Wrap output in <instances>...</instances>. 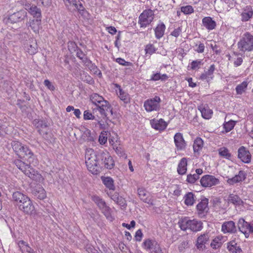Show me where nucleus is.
<instances>
[{"instance_id": "obj_18", "label": "nucleus", "mask_w": 253, "mask_h": 253, "mask_svg": "<svg viewBox=\"0 0 253 253\" xmlns=\"http://www.w3.org/2000/svg\"><path fill=\"white\" fill-rule=\"evenodd\" d=\"M237 231L235 223L233 221H225L221 226V231L224 233H234Z\"/></svg>"}, {"instance_id": "obj_6", "label": "nucleus", "mask_w": 253, "mask_h": 253, "mask_svg": "<svg viewBox=\"0 0 253 253\" xmlns=\"http://www.w3.org/2000/svg\"><path fill=\"white\" fill-rule=\"evenodd\" d=\"M14 164L19 169L30 178L37 180L40 177L41 175L38 174L37 171L35 170L30 165L26 164L20 160H15Z\"/></svg>"}, {"instance_id": "obj_54", "label": "nucleus", "mask_w": 253, "mask_h": 253, "mask_svg": "<svg viewBox=\"0 0 253 253\" xmlns=\"http://www.w3.org/2000/svg\"><path fill=\"white\" fill-rule=\"evenodd\" d=\"M199 178L197 174H190L187 175V181L190 183H194Z\"/></svg>"}, {"instance_id": "obj_27", "label": "nucleus", "mask_w": 253, "mask_h": 253, "mask_svg": "<svg viewBox=\"0 0 253 253\" xmlns=\"http://www.w3.org/2000/svg\"><path fill=\"white\" fill-rule=\"evenodd\" d=\"M151 125L153 128L159 130H164L167 126V123L162 119L159 120H152Z\"/></svg>"}, {"instance_id": "obj_42", "label": "nucleus", "mask_w": 253, "mask_h": 253, "mask_svg": "<svg viewBox=\"0 0 253 253\" xmlns=\"http://www.w3.org/2000/svg\"><path fill=\"white\" fill-rule=\"evenodd\" d=\"M248 86L247 82H243L241 84H238L236 87V91L237 94H242L245 92Z\"/></svg>"}, {"instance_id": "obj_23", "label": "nucleus", "mask_w": 253, "mask_h": 253, "mask_svg": "<svg viewBox=\"0 0 253 253\" xmlns=\"http://www.w3.org/2000/svg\"><path fill=\"white\" fill-rule=\"evenodd\" d=\"M202 21V25L209 31L215 29L216 25V22L209 16L203 18Z\"/></svg>"}, {"instance_id": "obj_48", "label": "nucleus", "mask_w": 253, "mask_h": 253, "mask_svg": "<svg viewBox=\"0 0 253 253\" xmlns=\"http://www.w3.org/2000/svg\"><path fill=\"white\" fill-rule=\"evenodd\" d=\"M157 50V48L154 46L153 44H148L146 45L145 48V51L146 54H149L150 55L155 53Z\"/></svg>"}, {"instance_id": "obj_62", "label": "nucleus", "mask_w": 253, "mask_h": 253, "mask_svg": "<svg viewBox=\"0 0 253 253\" xmlns=\"http://www.w3.org/2000/svg\"><path fill=\"white\" fill-rule=\"evenodd\" d=\"M150 253H163L158 243L156 245H155V247L153 248Z\"/></svg>"}, {"instance_id": "obj_55", "label": "nucleus", "mask_w": 253, "mask_h": 253, "mask_svg": "<svg viewBox=\"0 0 253 253\" xmlns=\"http://www.w3.org/2000/svg\"><path fill=\"white\" fill-rule=\"evenodd\" d=\"M68 47L71 52H75L79 48L76 43L73 42H68Z\"/></svg>"}, {"instance_id": "obj_26", "label": "nucleus", "mask_w": 253, "mask_h": 253, "mask_svg": "<svg viewBox=\"0 0 253 253\" xmlns=\"http://www.w3.org/2000/svg\"><path fill=\"white\" fill-rule=\"evenodd\" d=\"M210 236L208 233H204L199 236L197 239L196 247L198 249L205 248V245L209 239Z\"/></svg>"}, {"instance_id": "obj_9", "label": "nucleus", "mask_w": 253, "mask_h": 253, "mask_svg": "<svg viewBox=\"0 0 253 253\" xmlns=\"http://www.w3.org/2000/svg\"><path fill=\"white\" fill-rule=\"evenodd\" d=\"M154 13L151 9H147L143 11L139 17L138 23L141 27H146L153 20Z\"/></svg>"}, {"instance_id": "obj_30", "label": "nucleus", "mask_w": 253, "mask_h": 253, "mask_svg": "<svg viewBox=\"0 0 253 253\" xmlns=\"http://www.w3.org/2000/svg\"><path fill=\"white\" fill-rule=\"evenodd\" d=\"M18 246L22 253H36L28 244L24 241H19L18 243Z\"/></svg>"}, {"instance_id": "obj_38", "label": "nucleus", "mask_w": 253, "mask_h": 253, "mask_svg": "<svg viewBox=\"0 0 253 253\" xmlns=\"http://www.w3.org/2000/svg\"><path fill=\"white\" fill-rule=\"evenodd\" d=\"M35 196L40 200H43L46 197L45 190L42 187H38L34 190Z\"/></svg>"}, {"instance_id": "obj_24", "label": "nucleus", "mask_w": 253, "mask_h": 253, "mask_svg": "<svg viewBox=\"0 0 253 253\" xmlns=\"http://www.w3.org/2000/svg\"><path fill=\"white\" fill-rule=\"evenodd\" d=\"M28 198L26 195L18 191L15 192L12 194V200L18 207L20 205L22 204V202H25Z\"/></svg>"}, {"instance_id": "obj_59", "label": "nucleus", "mask_w": 253, "mask_h": 253, "mask_svg": "<svg viewBox=\"0 0 253 253\" xmlns=\"http://www.w3.org/2000/svg\"><path fill=\"white\" fill-rule=\"evenodd\" d=\"M91 70L93 72V73L98 77H101L102 76V73L100 70L95 65H92Z\"/></svg>"}, {"instance_id": "obj_58", "label": "nucleus", "mask_w": 253, "mask_h": 253, "mask_svg": "<svg viewBox=\"0 0 253 253\" xmlns=\"http://www.w3.org/2000/svg\"><path fill=\"white\" fill-rule=\"evenodd\" d=\"M44 85L47 87L48 89L51 91H53L55 90L54 86L52 84V83L48 80H45L43 83Z\"/></svg>"}, {"instance_id": "obj_31", "label": "nucleus", "mask_w": 253, "mask_h": 253, "mask_svg": "<svg viewBox=\"0 0 253 253\" xmlns=\"http://www.w3.org/2000/svg\"><path fill=\"white\" fill-rule=\"evenodd\" d=\"M40 24L41 19H36L30 20L29 22L26 23V26L30 27L35 33H38L40 29Z\"/></svg>"}, {"instance_id": "obj_17", "label": "nucleus", "mask_w": 253, "mask_h": 253, "mask_svg": "<svg viewBox=\"0 0 253 253\" xmlns=\"http://www.w3.org/2000/svg\"><path fill=\"white\" fill-rule=\"evenodd\" d=\"M238 158L245 163H249L251 160V154L249 151L244 146L240 147L238 150Z\"/></svg>"}, {"instance_id": "obj_36", "label": "nucleus", "mask_w": 253, "mask_h": 253, "mask_svg": "<svg viewBox=\"0 0 253 253\" xmlns=\"http://www.w3.org/2000/svg\"><path fill=\"white\" fill-rule=\"evenodd\" d=\"M103 183L109 190L114 191L115 187L113 179L110 177H102L101 178Z\"/></svg>"}, {"instance_id": "obj_43", "label": "nucleus", "mask_w": 253, "mask_h": 253, "mask_svg": "<svg viewBox=\"0 0 253 253\" xmlns=\"http://www.w3.org/2000/svg\"><path fill=\"white\" fill-rule=\"evenodd\" d=\"M228 200L229 202L237 205H240L242 202L240 198L238 196L234 194H230Z\"/></svg>"}, {"instance_id": "obj_14", "label": "nucleus", "mask_w": 253, "mask_h": 253, "mask_svg": "<svg viewBox=\"0 0 253 253\" xmlns=\"http://www.w3.org/2000/svg\"><path fill=\"white\" fill-rule=\"evenodd\" d=\"M27 14L25 10H20L10 15L8 17V20L11 23L20 22L27 17Z\"/></svg>"}, {"instance_id": "obj_15", "label": "nucleus", "mask_w": 253, "mask_h": 253, "mask_svg": "<svg viewBox=\"0 0 253 253\" xmlns=\"http://www.w3.org/2000/svg\"><path fill=\"white\" fill-rule=\"evenodd\" d=\"M22 204L19 206V209L27 214H32L35 210V208L30 198L28 197L26 201L22 202Z\"/></svg>"}, {"instance_id": "obj_10", "label": "nucleus", "mask_w": 253, "mask_h": 253, "mask_svg": "<svg viewBox=\"0 0 253 253\" xmlns=\"http://www.w3.org/2000/svg\"><path fill=\"white\" fill-rule=\"evenodd\" d=\"M99 158L101 160L102 164L105 168L111 169L113 168L115 163L112 157L107 151H102L99 153Z\"/></svg>"}, {"instance_id": "obj_53", "label": "nucleus", "mask_w": 253, "mask_h": 253, "mask_svg": "<svg viewBox=\"0 0 253 253\" xmlns=\"http://www.w3.org/2000/svg\"><path fill=\"white\" fill-rule=\"evenodd\" d=\"M65 5L68 9H71L76 3L79 2V0H64Z\"/></svg>"}, {"instance_id": "obj_3", "label": "nucleus", "mask_w": 253, "mask_h": 253, "mask_svg": "<svg viewBox=\"0 0 253 253\" xmlns=\"http://www.w3.org/2000/svg\"><path fill=\"white\" fill-rule=\"evenodd\" d=\"M91 102L98 107L101 114L107 116V112L112 114L111 106L104 98L97 93H93L90 96Z\"/></svg>"}, {"instance_id": "obj_1", "label": "nucleus", "mask_w": 253, "mask_h": 253, "mask_svg": "<svg viewBox=\"0 0 253 253\" xmlns=\"http://www.w3.org/2000/svg\"><path fill=\"white\" fill-rule=\"evenodd\" d=\"M12 148L16 154L21 158L27 159L30 164H37L38 161L29 148L18 141H13L11 143Z\"/></svg>"}, {"instance_id": "obj_56", "label": "nucleus", "mask_w": 253, "mask_h": 253, "mask_svg": "<svg viewBox=\"0 0 253 253\" xmlns=\"http://www.w3.org/2000/svg\"><path fill=\"white\" fill-rule=\"evenodd\" d=\"M95 117L88 110H85L84 112V119L85 120H94Z\"/></svg>"}, {"instance_id": "obj_47", "label": "nucleus", "mask_w": 253, "mask_h": 253, "mask_svg": "<svg viewBox=\"0 0 253 253\" xmlns=\"http://www.w3.org/2000/svg\"><path fill=\"white\" fill-rule=\"evenodd\" d=\"M246 173L243 170H240L238 174L235 175L237 183L243 181L246 178Z\"/></svg>"}, {"instance_id": "obj_57", "label": "nucleus", "mask_w": 253, "mask_h": 253, "mask_svg": "<svg viewBox=\"0 0 253 253\" xmlns=\"http://www.w3.org/2000/svg\"><path fill=\"white\" fill-rule=\"evenodd\" d=\"M116 62H118L119 64L125 66H130L132 64L131 63L126 61L124 59L121 58H117Z\"/></svg>"}, {"instance_id": "obj_40", "label": "nucleus", "mask_w": 253, "mask_h": 253, "mask_svg": "<svg viewBox=\"0 0 253 253\" xmlns=\"http://www.w3.org/2000/svg\"><path fill=\"white\" fill-rule=\"evenodd\" d=\"M203 147V141L200 137H197L194 141L193 144V150L195 153L199 152L200 150H202Z\"/></svg>"}, {"instance_id": "obj_28", "label": "nucleus", "mask_w": 253, "mask_h": 253, "mask_svg": "<svg viewBox=\"0 0 253 253\" xmlns=\"http://www.w3.org/2000/svg\"><path fill=\"white\" fill-rule=\"evenodd\" d=\"M214 70V65H211L208 71H205L204 73L201 74L200 79L202 80H206L207 82H209L213 78V74Z\"/></svg>"}, {"instance_id": "obj_61", "label": "nucleus", "mask_w": 253, "mask_h": 253, "mask_svg": "<svg viewBox=\"0 0 253 253\" xmlns=\"http://www.w3.org/2000/svg\"><path fill=\"white\" fill-rule=\"evenodd\" d=\"M182 32L181 28L180 27H178L176 29H175L170 34L172 36L177 38L178 37Z\"/></svg>"}, {"instance_id": "obj_60", "label": "nucleus", "mask_w": 253, "mask_h": 253, "mask_svg": "<svg viewBox=\"0 0 253 253\" xmlns=\"http://www.w3.org/2000/svg\"><path fill=\"white\" fill-rule=\"evenodd\" d=\"M188 242L187 241H183L178 246V249L180 252H182L187 246Z\"/></svg>"}, {"instance_id": "obj_33", "label": "nucleus", "mask_w": 253, "mask_h": 253, "mask_svg": "<svg viewBox=\"0 0 253 253\" xmlns=\"http://www.w3.org/2000/svg\"><path fill=\"white\" fill-rule=\"evenodd\" d=\"M200 110L202 116L205 119H209L211 118L212 115V111L210 109L208 106H202L199 108Z\"/></svg>"}, {"instance_id": "obj_12", "label": "nucleus", "mask_w": 253, "mask_h": 253, "mask_svg": "<svg viewBox=\"0 0 253 253\" xmlns=\"http://www.w3.org/2000/svg\"><path fill=\"white\" fill-rule=\"evenodd\" d=\"M209 200L204 198L201 200L197 206V212L198 216L200 217H204L209 211L208 208Z\"/></svg>"}, {"instance_id": "obj_11", "label": "nucleus", "mask_w": 253, "mask_h": 253, "mask_svg": "<svg viewBox=\"0 0 253 253\" xmlns=\"http://www.w3.org/2000/svg\"><path fill=\"white\" fill-rule=\"evenodd\" d=\"M238 227L239 230L245 235L246 238L249 236L250 233H253V227L243 218L239 220Z\"/></svg>"}, {"instance_id": "obj_50", "label": "nucleus", "mask_w": 253, "mask_h": 253, "mask_svg": "<svg viewBox=\"0 0 253 253\" xmlns=\"http://www.w3.org/2000/svg\"><path fill=\"white\" fill-rule=\"evenodd\" d=\"M203 64V63L202 62V60H194L191 63V68L192 70L199 69Z\"/></svg>"}, {"instance_id": "obj_2", "label": "nucleus", "mask_w": 253, "mask_h": 253, "mask_svg": "<svg viewBox=\"0 0 253 253\" xmlns=\"http://www.w3.org/2000/svg\"><path fill=\"white\" fill-rule=\"evenodd\" d=\"M85 164L89 171L93 174H97L100 172V166L98 163L99 153L96 154L92 149H87L85 155Z\"/></svg>"}, {"instance_id": "obj_52", "label": "nucleus", "mask_w": 253, "mask_h": 253, "mask_svg": "<svg viewBox=\"0 0 253 253\" xmlns=\"http://www.w3.org/2000/svg\"><path fill=\"white\" fill-rule=\"evenodd\" d=\"M84 137H86V140L87 141H92L94 140L93 136L89 129H86L84 132Z\"/></svg>"}, {"instance_id": "obj_21", "label": "nucleus", "mask_w": 253, "mask_h": 253, "mask_svg": "<svg viewBox=\"0 0 253 253\" xmlns=\"http://www.w3.org/2000/svg\"><path fill=\"white\" fill-rule=\"evenodd\" d=\"M253 15V9L251 6L247 5L243 8L241 14V20L243 22L249 21Z\"/></svg>"}, {"instance_id": "obj_16", "label": "nucleus", "mask_w": 253, "mask_h": 253, "mask_svg": "<svg viewBox=\"0 0 253 253\" xmlns=\"http://www.w3.org/2000/svg\"><path fill=\"white\" fill-rule=\"evenodd\" d=\"M138 195L140 199L144 202L150 206L154 205L153 200L150 194L143 188H138Z\"/></svg>"}, {"instance_id": "obj_8", "label": "nucleus", "mask_w": 253, "mask_h": 253, "mask_svg": "<svg viewBox=\"0 0 253 253\" xmlns=\"http://www.w3.org/2000/svg\"><path fill=\"white\" fill-rule=\"evenodd\" d=\"M161 99L159 96L148 99L144 101V107L147 112L158 111L160 109Z\"/></svg>"}, {"instance_id": "obj_46", "label": "nucleus", "mask_w": 253, "mask_h": 253, "mask_svg": "<svg viewBox=\"0 0 253 253\" xmlns=\"http://www.w3.org/2000/svg\"><path fill=\"white\" fill-rule=\"evenodd\" d=\"M235 124L236 122L232 120H230L224 123L223 127L225 129V132H228L231 131L234 128Z\"/></svg>"}, {"instance_id": "obj_25", "label": "nucleus", "mask_w": 253, "mask_h": 253, "mask_svg": "<svg viewBox=\"0 0 253 253\" xmlns=\"http://www.w3.org/2000/svg\"><path fill=\"white\" fill-rule=\"evenodd\" d=\"M174 141L176 147L179 150L183 149L185 146V141L181 133H176L174 136Z\"/></svg>"}, {"instance_id": "obj_35", "label": "nucleus", "mask_w": 253, "mask_h": 253, "mask_svg": "<svg viewBox=\"0 0 253 253\" xmlns=\"http://www.w3.org/2000/svg\"><path fill=\"white\" fill-rule=\"evenodd\" d=\"M187 159L185 158H182L178 165L177 168V172L180 174H184L186 173L187 171Z\"/></svg>"}, {"instance_id": "obj_34", "label": "nucleus", "mask_w": 253, "mask_h": 253, "mask_svg": "<svg viewBox=\"0 0 253 253\" xmlns=\"http://www.w3.org/2000/svg\"><path fill=\"white\" fill-rule=\"evenodd\" d=\"M165 29L166 26L163 23L158 24L155 29L156 38L158 39L161 38L164 35Z\"/></svg>"}, {"instance_id": "obj_63", "label": "nucleus", "mask_w": 253, "mask_h": 253, "mask_svg": "<svg viewBox=\"0 0 253 253\" xmlns=\"http://www.w3.org/2000/svg\"><path fill=\"white\" fill-rule=\"evenodd\" d=\"M76 52V56L80 59H83L86 55L83 52V51L79 48L75 51Z\"/></svg>"}, {"instance_id": "obj_7", "label": "nucleus", "mask_w": 253, "mask_h": 253, "mask_svg": "<svg viewBox=\"0 0 253 253\" xmlns=\"http://www.w3.org/2000/svg\"><path fill=\"white\" fill-rule=\"evenodd\" d=\"M91 200L96 204L101 212L106 217L109 218L111 215V209L108 206L105 201L97 195L91 197Z\"/></svg>"}, {"instance_id": "obj_41", "label": "nucleus", "mask_w": 253, "mask_h": 253, "mask_svg": "<svg viewBox=\"0 0 253 253\" xmlns=\"http://www.w3.org/2000/svg\"><path fill=\"white\" fill-rule=\"evenodd\" d=\"M218 154L219 156L226 159H230L231 154L228 149L226 147H221L218 149Z\"/></svg>"}, {"instance_id": "obj_5", "label": "nucleus", "mask_w": 253, "mask_h": 253, "mask_svg": "<svg viewBox=\"0 0 253 253\" xmlns=\"http://www.w3.org/2000/svg\"><path fill=\"white\" fill-rule=\"evenodd\" d=\"M238 47L242 52L253 50V36L249 32L245 33L238 42Z\"/></svg>"}, {"instance_id": "obj_64", "label": "nucleus", "mask_w": 253, "mask_h": 253, "mask_svg": "<svg viewBox=\"0 0 253 253\" xmlns=\"http://www.w3.org/2000/svg\"><path fill=\"white\" fill-rule=\"evenodd\" d=\"M74 8L77 9L80 13L84 10V7L81 2L76 3V5L73 6Z\"/></svg>"}, {"instance_id": "obj_45", "label": "nucleus", "mask_w": 253, "mask_h": 253, "mask_svg": "<svg viewBox=\"0 0 253 253\" xmlns=\"http://www.w3.org/2000/svg\"><path fill=\"white\" fill-rule=\"evenodd\" d=\"M119 97L120 98L124 101L125 103H127L129 100V97L128 93L123 90L122 89L120 88Z\"/></svg>"}, {"instance_id": "obj_32", "label": "nucleus", "mask_w": 253, "mask_h": 253, "mask_svg": "<svg viewBox=\"0 0 253 253\" xmlns=\"http://www.w3.org/2000/svg\"><path fill=\"white\" fill-rule=\"evenodd\" d=\"M227 249L232 253H242V250L239 246H238L235 240H232L228 243Z\"/></svg>"}, {"instance_id": "obj_22", "label": "nucleus", "mask_w": 253, "mask_h": 253, "mask_svg": "<svg viewBox=\"0 0 253 253\" xmlns=\"http://www.w3.org/2000/svg\"><path fill=\"white\" fill-rule=\"evenodd\" d=\"M25 9L27 10L36 19H41V9L37 7V6L31 4H26Z\"/></svg>"}, {"instance_id": "obj_13", "label": "nucleus", "mask_w": 253, "mask_h": 253, "mask_svg": "<svg viewBox=\"0 0 253 253\" xmlns=\"http://www.w3.org/2000/svg\"><path fill=\"white\" fill-rule=\"evenodd\" d=\"M200 182L202 186L210 187L219 184V180L213 175H206L202 177Z\"/></svg>"}, {"instance_id": "obj_44", "label": "nucleus", "mask_w": 253, "mask_h": 253, "mask_svg": "<svg viewBox=\"0 0 253 253\" xmlns=\"http://www.w3.org/2000/svg\"><path fill=\"white\" fill-rule=\"evenodd\" d=\"M222 245L221 238L217 237L212 240L211 243V246L212 249H216L220 248Z\"/></svg>"}, {"instance_id": "obj_29", "label": "nucleus", "mask_w": 253, "mask_h": 253, "mask_svg": "<svg viewBox=\"0 0 253 253\" xmlns=\"http://www.w3.org/2000/svg\"><path fill=\"white\" fill-rule=\"evenodd\" d=\"M107 194L117 204L121 206H124L126 204L125 199L122 197H120L118 193H113L112 191H110L107 192Z\"/></svg>"}, {"instance_id": "obj_19", "label": "nucleus", "mask_w": 253, "mask_h": 253, "mask_svg": "<svg viewBox=\"0 0 253 253\" xmlns=\"http://www.w3.org/2000/svg\"><path fill=\"white\" fill-rule=\"evenodd\" d=\"M25 49L30 54L33 55L37 52L38 45L35 39H30L24 44Z\"/></svg>"}, {"instance_id": "obj_37", "label": "nucleus", "mask_w": 253, "mask_h": 253, "mask_svg": "<svg viewBox=\"0 0 253 253\" xmlns=\"http://www.w3.org/2000/svg\"><path fill=\"white\" fill-rule=\"evenodd\" d=\"M184 203L187 206H192L196 201V197L192 192L186 194L184 197Z\"/></svg>"}, {"instance_id": "obj_39", "label": "nucleus", "mask_w": 253, "mask_h": 253, "mask_svg": "<svg viewBox=\"0 0 253 253\" xmlns=\"http://www.w3.org/2000/svg\"><path fill=\"white\" fill-rule=\"evenodd\" d=\"M157 243L158 242L155 240L147 239L144 241L143 245L145 250L151 252Z\"/></svg>"}, {"instance_id": "obj_49", "label": "nucleus", "mask_w": 253, "mask_h": 253, "mask_svg": "<svg viewBox=\"0 0 253 253\" xmlns=\"http://www.w3.org/2000/svg\"><path fill=\"white\" fill-rule=\"evenodd\" d=\"M181 12L185 14H190L194 12V9L191 5H186L181 7Z\"/></svg>"}, {"instance_id": "obj_51", "label": "nucleus", "mask_w": 253, "mask_h": 253, "mask_svg": "<svg viewBox=\"0 0 253 253\" xmlns=\"http://www.w3.org/2000/svg\"><path fill=\"white\" fill-rule=\"evenodd\" d=\"M98 141L100 144H104L107 141V132L103 131L100 133Z\"/></svg>"}, {"instance_id": "obj_20", "label": "nucleus", "mask_w": 253, "mask_h": 253, "mask_svg": "<svg viewBox=\"0 0 253 253\" xmlns=\"http://www.w3.org/2000/svg\"><path fill=\"white\" fill-rule=\"evenodd\" d=\"M34 123L36 127L39 129L38 131L41 135L43 137H46L47 134V124L42 120L34 121Z\"/></svg>"}, {"instance_id": "obj_4", "label": "nucleus", "mask_w": 253, "mask_h": 253, "mask_svg": "<svg viewBox=\"0 0 253 253\" xmlns=\"http://www.w3.org/2000/svg\"><path fill=\"white\" fill-rule=\"evenodd\" d=\"M178 224L181 229L183 231L189 229L193 232H197L203 228V223L201 221L196 219L191 220L187 217L181 219L178 222Z\"/></svg>"}]
</instances>
